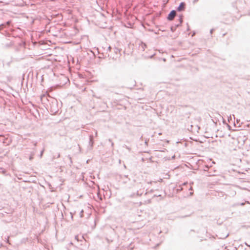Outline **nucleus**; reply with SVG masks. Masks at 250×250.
Wrapping results in <instances>:
<instances>
[{"label":"nucleus","instance_id":"1","mask_svg":"<svg viewBox=\"0 0 250 250\" xmlns=\"http://www.w3.org/2000/svg\"><path fill=\"white\" fill-rule=\"evenodd\" d=\"M176 15V12L174 10H172L170 12L168 16V19L169 20H172Z\"/></svg>","mask_w":250,"mask_h":250},{"label":"nucleus","instance_id":"2","mask_svg":"<svg viewBox=\"0 0 250 250\" xmlns=\"http://www.w3.org/2000/svg\"><path fill=\"white\" fill-rule=\"evenodd\" d=\"M185 4L184 2L180 3V5L177 8V10L179 11H183L185 9Z\"/></svg>","mask_w":250,"mask_h":250}]
</instances>
